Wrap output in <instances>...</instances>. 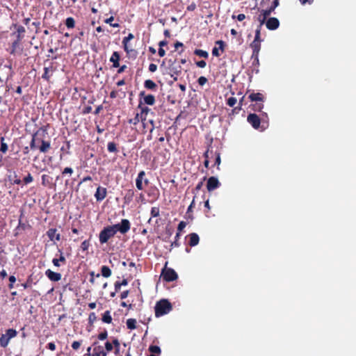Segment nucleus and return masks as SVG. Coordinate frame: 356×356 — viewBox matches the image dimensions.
Wrapping results in <instances>:
<instances>
[{"instance_id": "32", "label": "nucleus", "mask_w": 356, "mask_h": 356, "mask_svg": "<svg viewBox=\"0 0 356 356\" xmlns=\"http://www.w3.org/2000/svg\"><path fill=\"white\" fill-rule=\"evenodd\" d=\"M127 327L129 330H134L136 328V320L134 318H129L126 322Z\"/></svg>"}, {"instance_id": "13", "label": "nucleus", "mask_w": 356, "mask_h": 356, "mask_svg": "<svg viewBox=\"0 0 356 356\" xmlns=\"http://www.w3.org/2000/svg\"><path fill=\"white\" fill-rule=\"evenodd\" d=\"M107 195V190L106 188L98 186L97 188V191L95 193V197L97 200V201H102L103 200Z\"/></svg>"}, {"instance_id": "40", "label": "nucleus", "mask_w": 356, "mask_h": 356, "mask_svg": "<svg viewBox=\"0 0 356 356\" xmlns=\"http://www.w3.org/2000/svg\"><path fill=\"white\" fill-rule=\"evenodd\" d=\"M4 137L1 138V147H0V151L3 153H6L8 151V145L4 143Z\"/></svg>"}, {"instance_id": "7", "label": "nucleus", "mask_w": 356, "mask_h": 356, "mask_svg": "<svg viewBox=\"0 0 356 356\" xmlns=\"http://www.w3.org/2000/svg\"><path fill=\"white\" fill-rule=\"evenodd\" d=\"M56 70V66L52 62L49 63L48 66L44 67V73L42 75V78L47 81H49L50 78Z\"/></svg>"}, {"instance_id": "5", "label": "nucleus", "mask_w": 356, "mask_h": 356, "mask_svg": "<svg viewBox=\"0 0 356 356\" xmlns=\"http://www.w3.org/2000/svg\"><path fill=\"white\" fill-rule=\"evenodd\" d=\"M115 234L113 232L109 226L104 227L103 229L99 232V241L101 244L108 243L109 239L113 238Z\"/></svg>"}, {"instance_id": "39", "label": "nucleus", "mask_w": 356, "mask_h": 356, "mask_svg": "<svg viewBox=\"0 0 356 356\" xmlns=\"http://www.w3.org/2000/svg\"><path fill=\"white\" fill-rule=\"evenodd\" d=\"M51 177L47 175H42V184L44 186H47L50 184Z\"/></svg>"}, {"instance_id": "30", "label": "nucleus", "mask_w": 356, "mask_h": 356, "mask_svg": "<svg viewBox=\"0 0 356 356\" xmlns=\"http://www.w3.org/2000/svg\"><path fill=\"white\" fill-rule=\"evenodd\" d=\"M75 20L73 17H69L65 21V24L67 29H74L75 27Z\"/></svg>"}, {"instance_id": "36", "label": "nucleus", "mask_w": 356, "mask_h": 356, "mask_svg": "<svg viewBox=\"0 0 356 356\" xmlns=\"http://www.w3.org/2000/svg\"><path fill=\"white\" fill-rule=\"evenodd\" d=\"M194 54L198 56L203 57L204 58H207L209 56L208 52L202 49H195Z\"/></svg>"}, {"instance_id": "11", "label": "nucleus", "mask_w": 356, "mask_h": 356, "mask_svg": "<svg viewBox=\"0 0 356 356\" xmlns=\"http://www.w3.org/2000/svg\"><path fill=\"white\" fill-rule=\"evenodd\" d=\"M216 45L218 47H214L212 49V55L216 57L220 56V54L219 53V50H221L222 52L225 51V43L222 40H217L216 42Z\"/></svg>"}, {"instance_id": "61", "label": "nucleus", "mask_w": 356, "mask_h": 356, "mask_svg": "<svg viewBox=\"0 0 356 356\" xmlns=\"http://www.w3.org/2000/svg\"><path fill=\"white\" fill-rule=\"evenodd\" d=\"M105 348L108 352L111 351L113 349V343L109 341H106L105 343Z\"/></svg>"}, {"instance_id": "17", "label": "nucleus", "mask_w": 356, "mask_h": 356, "mask_svg": "<svg viewBox=\"0 0 356 356\" xmlns=\"http://www.w3.org/2000/svg\"><path fill=\"white\" fill-rule=\"evenodd\" d=\"M140 97H144V103L147 105H153L155 103V97L153 95H145V92L142 91L139 94Z\"/></svg>"}, {"instance_id": "27", "label": "nucleus", "mask_w": 356, "mask_h": 356, "mask_svg": "<svg viewBox=\"0 0 356 356\" xmlns=\"http://www.w3.org/2000/svg\"><path fill=\"white\" fill-rule=\"evenodd\" d=\"M17 332L16 331V330L15 329H13V328H10V329H8L6 331V333L4 334V335L6 336V337L10 341L12 338H14L17 336Z\"/></svg>"}, {"instance_id": "56", "label": "nucleus", "mask_w": 356, "mask_h": 356, "mask_svg": "<svg viewBox=\"0 0 356 356\" xmlns=\"http://www.w3.org/2000/svg\"><path fill=\"white\" fill-rule=\"evenodd\" d=\"M208 81L205 76H200L197 79V83L200 86H204Z\"/></svg>"}, {"instance_id": "8", "label": "nucleus", "mask_w": 356, "mask_h": 356, "mask_svg": "<svg viewBox=\"0 0 356 356\" xmlns=\"http://www.w3.org/2000/svg\"><path fill=\"white\" fill-rule=\"evenodd\" d=\"M248 122L252 125V127L258 129L261 124V118L255 113H250L247 118Z\"/></svg>"}, {"instance_id": "60", "label": "nucleus", "mask_w": 356, "mask_h": 356, "mask_svg": "<svg viewBox=\"0 0 356 356\" xmlns=\"http://www.w3.org/2000/svg\"><path fill=\"white\" fill-rule=\"evenodd\" d=\"M197 8L196 4L194 2H192L190 5H188L186 8V10L190 12L194 11Z\"/></svg>"}, {"instance_id": "35", "label": "nucleus", "mask_w": 356, "mask_h": 356, "mask_svg": "<svg viewBox=\"0 0 356 356\" xmlns=\"http://www.w3.org/2000/svg\"><path fill=\"white\" fill-rule=\"evenodd\" d=\"M107 149L109 152H112V153L118 152L116 143L114 142H109L107 145Z\"/></svg>"}, {"instance_id": "29", "label": "nucleus", "mask_w": 356, "mask_h": 356, "mask_svg": "<svg viewBox=\"0 0 356 356\" xmlns=\"http://www.w3.org/2000/svg\"><path fill=\"white\" fill-rule=\"evenodd\" d=\"M102 275L104 277H109L111 275V270L107 266H102L101 268Z\"/></svg>"}, {"instance_id": "22", "label": "nucleus", "mask_w": 356, "mask_h": 356, "mask_svg": "<svg viewBox=\"0 0 356 356\" xmlns=\"http://www.w3.org/2000/svg\"><path fill=\"white\" fill-rule=\"evenodd\" d=\"M248 98L251 102H264V95L260 92H252L249 95Z\"/></svg>"}, {"instance_id": "26", "label": "nucleus", "mask_w": 356, "mask_h": 356, "mask_svg": "<svg viewBox=\"0 0 356 356\" xmlns=\"http://www.w3.org/2000/svg\"><path fill=\"white\" fill-rule=\"evenodd\" d=\"M92 356H106V353L103 350V348L100 346L95 347L93 349Z\"/></svg>"}, {"instance_id": "42", "label": "nucleus", "mask_w": 356, "mask_h": 356, "mask_svg": "<svg viewBox=\"0 0 356 356\" xmlns=\"http://www.w3.org/2000/svg\"><path fill=\"white\" fill-rule=\"evenodd\" d=\"M138 108L140 109L142 115L143 114L147 115V113L150 111V109L147 106H143V103L141 102H140L138 104Z\"/></svg>"}, {"instance_id": "9", "label": "nucleus", "mask_w": 356, "mask_h": 356, "mask_svg": "<svg viewBox=\"0 0 356 356\" xmlns=\"http://www.w3.org/2000/svg\"><path fill=\"white\" fill-rule=\"evenodd\" d=\"M220 185V183L219 182L218 178L216 177H211L207 180V188L209 192H211L218 188Z\"/></svg>"}, {"instance_id": "15", "label": "nucleus", "mask_w": 356, "mask_h": 356, "mask_svg": "<svg viewBox=\"0 0 356 356\" xmlns=\"http://www.w3.org/2000/svg\"><path fill=\"white\" fill-rule=\"evenodd\" d=\"M57 229L56 228H50L47 232V235L49 237L50 241H59L60 240V234L59 233H56Z\"/></svg>"}, {"instance_id": "21", "label": "nucleus", "mask_w": 356, "mask_h": 356, "mask_svg": "<svg viewBox=\"0 0 356 356\" xmlns=\"http://www.w3.org/2000/svg\"><path fill=\"white\" fill-rule=\"evenodd\" d=\"M145 175V171L142 170L140 171L138 174V176H137V178L136 179V188L141 191L143 189V179L144 178Z\"/></svg>"}, {"instance_id": "55", "label": "nucleus", "mask_w": 356, "mask_h": 356, "mask_svg": "<svg viewBox=\"0 0 356 356\" xmlns=\"http://www.w3.org/2000/svg\"><path fill=\"white\" fill-rule=\"evenodd\" d=\"M108 337V332L106 330L104 332L99 333L98 334V339L101 341L105 340Z\"/></svg>"}, {"instance_id": "41", "label": "nucleus", "mask_w": 356, "mask_h": 356, "mask_svg": "<svg viewBox=\"0 0 356 356\" xmlns=\"http://www.w3.org/2000/svg\"><path fill=\"white\" fill-rule=\"evenodd\" d=\"M149 351L153 355L159 354L161 353V348L157 346L152 345L149 347Z\"/></svg>"}, {"instance_id": "12", "label": "nucleus", "mask_w": 356, "mask_h": 356, "mask_svg": "<svg viewBox=\"0 0 356 356\" xmlns=\"http://www.w3.org/2000/svg\"><path fill=\"white\" fill-rule=\"evenodd\" d=\"M266 28L269 30H275L280 26V22L276 17H270L266 22Z\"/></svg>"}, {"instance_id": "45", "label": "nucleus", "mask_w": 356, "mask_h": 356, "mask_svg": "<svg viewBox=\"0 0 356 356\" xmlns=\"http://www.w3.org/2000/svg\"><path fill=\"white\" fill-rule=\"evenodd\" d=\"M257 20L259 22V25L258 26L257 29H261L263 24L266 22V18L265 16L259 14L257 17Z\"/></svg>"}, {"instance_id": "20", "label": "nucleus", "mask_w": 356, "mask_h": 356, "mask_svg": "<svg viewBox=\"0 0 356 356\" xmlns=\"http://www.w3.org/2000/svg\"><path fill=\"white\" fill-rule=\"evenodd\" d=\"M189 238L188 245L191 247L195 246L199 243L200 238L196 233H191L188 235Z\"/></svg>"}, {"instance_id": "51", "label": "nucleus", "mask_w": 356, "mask_h": 356, "mask_svg": "<svg viewBox=\"0 0 356 356\" xmlns=\"http://www.w3.org/2000/svg\"><path fill=\"white\" fill-rule=\"evenodd\" d=\"M134 35L132 33H129V35L127 37H124L122 40L123 46H126L131 40L134 39Z\"/></svg>"}, {"instance_id": "58", "label": "nucleus", "mask_w": 356, "mask_h": 356, "mask_svg": "<svg viewBox=\"0 0 356 356\" xmlns=\"http://www.w3.org/2000/svg\"><path fill=\"white\" fill-rule=\"evenodd\" d=\"M215 156H216V160H215V163H214V165H219L220 164V154L218 153V152H215Z\"/></svg>"}, {"instance_id": "47", "label": "nucleus", "mask_w": 356, "mask_h": 356, "mask_svg": "<svg viewBox=\"0 0 356 356\" xmlns=\"http://www.w3.org/2000/svg\"><path fill=\"white\" fill-rule=\"evenodd\" d=\"M28 227H30V225H28V224H26L24 222H22V220H21V218H20L19 220V224H18V226H17V229L24 231Z\"/></svg>"}, {"instance_id": "23", "label": "nucleus", "mask_w": 356, "mask_h": 356, "mask_svg": "<svg viewBox=\"0 0 356 356\" xmlns=\"http://www.w3.org/2000/svg\"><path fill=\"white\" fill-rule=\"evenodd\" d=\"M134 197V191L133 189H129L125 191L124 196V202L125 204H129L132 202Z\"/></svg>"}, {"instance_id": "50", "label": "nucleus", "mask_w": 356, "mask_h": 356, "mask_svg": "<svg viewBox=\"0 0 356 356\" xmlns=\"http://www.w3.org/2000/svg\"><path fill=\"white\" fill-rule=\"evenodd\" d=\"M90 244L89 240H85L81 244V249L83 251H87L90 247Z\"/></svg>"}, {"instance_id": "25", "label": "nucleus", "mask_w": 356, "mask_h": 356, "mask_svg": "<svg viewBox=\"0 0 356 356\" xmlns=\"http://www.w3.org/2000/svg\"><path fill=\"white\" fill-rule=\"evenodd\" d=\"M51 148V143L49 141L41 140V145L39 147L40 152L46 153Z\"/></svg>"}, {"instance_id": "3", "label": "nucleus", "mask_w": 356, "mask_h": 356, "mask_svg": "<svg viewBox=\"0 0 356 356\" xmlns=\"http://www.w3.org/2000/svg\"><path fill=\"white\" fill-rule=\"evenodd\" d=\"M11 30H14L11 33V36L15 38V41L22 42L25 36L26 29L25 28L18 24H13L10 26Z\"/></svg>"}, {"instance_id": "6", "label": "nucleus", "mask_w": 356, "mask_h": 356, "mask_svg": "<svg viewBox=\"0 0 356 356\" xmlns=\"http://www.w3.org/2000/svg\"><path fill=\"white\" fill-rule=\"evenodd\" d=\"M47 134V129L46 126H42L40 127L33 135L32 139L30 143V148L31 149H35L36 148V140L38 139V136L42 135L44 136Z\"/></svg>"}, {"instance_id": "48", "label": "nucleus", "mask_w": 356, "mask_h": 356, "mask_svg": "<svg viewBox=\"0 0 356 356\" xmlns=\"http://www.w3.org/2000/svg\"><path fill=\"white\" fill-rule=\"evenodd\" d=\"M236 102L237 99L234 97H230L227 99V104L230 107H234Z\"/></svg>"}, {"instance_id": "28", "label": "nucleus", "mask_w": 356, "mask_h": 356, "mask_svg": "<svg viewBox=\"0 0 356 356\" xmlns=\"http://www.w3.org/2000/svg\"><path fill=\"white\" fill-rule=\"evenodd\" d=\"M144 86L147 89L152 90H155L157 88L156 84L152 80H150V79H147V80L145 81Z\"/></svg>"}, {"instance_id": "10", "label": "nucleus", "mask_w": 356, "mask_h": 356, "mask_svg": "<svg viewBox=\"0 0 356 356\" xmlns=\"http://www.w3.org/2000/svg\"><path fill=\"white\" fill-rule=\"evenodd\" d=\"M250 47L252 49V58H254V61L259 62V53L261 49V42H257L256 41H252L250 44Z\"/></svg>"}, {"instance_id": "18", "label": "nucleus", "mask_w": 356, "mask_h": 356, "mask_svg": "<svg viewBox=\"0 0 356 356\" xmlns=\"http://www.w3.org/2000/svg\"><path fill=\"white\" fill-rule=\"evenodd\" d=\"M170 70L171 72V77L173 78V80L175 81H177V76L181 74V67L180 65L178 66H174L172 65L170 67Z\"/></svg>"}, {"instance_id": "52", "label": "nucleus", "mask_w": 356, "mask_h": 356, "mask_svg": "<svg viewBox=\"0 0 356 356\" xmlns=\"http://www.w3.org/2000/svg\"><path fill=\"white\" fill-rule=\"evenodd\" d=\"M253 41H256L257 42H261L262 40L261 39V29H256L255 36H254V39Z\"/></svg>"}, {"instance_id": "33", "label": "nucleus", "mask_w": 356, "mask_h": 356, "mask_svg": "<svg viewBox=\"0 0 356 356\" xmlns=\"http://www.w3.org/2000/svg\"><path fill=\"white\" fill-rule=\"evenodd\" d=\"M187 223L184 221H181L177 227V232L176 234V238H179L181 236V232L186 227Z\"/></svg>"}, {"instance_id": "1", "label": "nucleus", "mask_w": 356, "mask_h": 356, "mask_svg": "<svg viewBox=\"0 0 356 356\" xmlns=\"http://www.w3.org/2000/svg\"><path fill=\"white\" fill-rule=\"evenodd\" d=\"M172 309L171 303L165 299H162L156 303L155 316L156 317H160L165 314H168Z\"/></svg>"}, {"instance_id": "43", "label": "nucleus", "mask_w": 356, "mask_h": 356, "mask_svg": "<svg viewBox=\"0 0 356 356\" xmlns=\"http://www.w3.org/2000/svg\"><path fill=\"white\" fill-rule=\"evenodd\" d=\"M123 48L127 54L134 55L136 57L137 51L134 49H129L128 47V44H126V46H123Z\"/></svg>"}, {"instance_id": "24", "label": "nucleus", "mask_w": 356, "mask_h": 356, "mask_svg": "<svg viewBox=\"0 0 356 356\" xmlns=\"http://www.w3.org/2000/svg\"><path fill=\"white\" fill-rule=\"evenodd\" d=\"M58 252L60 253L59 258L58 259L54 258L52 260L53 264L56 267H59L60 266V262H62L63 264L66 263V259H65V256L63 255L62 250L59 249Z\"/></svg>"}, {"instance_id": "2", "label": "nucleus", "mask_w": 356, "mask_h": 356, "mask_svg": "<svg viewBox=\"0 0 356 356\" xmlns=\"http://www.w3.org/2000/svg\"><path fill=\"white\" fill-rule=\"evenodd\" d=\"M108 226L115 234L118 232L122 234H125L130 230L131 222L127 219H122L120 223Z\"/></svg>"}, {"instance_id": "57", "label": "nucleus", "mask_w": 356, "mask_h": 356, "mask_svg": "<svg viewBox=\"0 0 356 356\" xmlns=\"http://www.w3.org/2000/svg\"><path fill=\"white\" fill-rule=\"evenodd\" d=\"M73 173V169L70 167H66L63 169V172H62V175H67V174H70V175H72Z\"/></svg>"}, {"instance_id": "38", "label": "nucleus", "mask_w": 356, "mask_h": 356, "mask_svg": "<svg viewBox=\"0 0 356 356\" xmlns=\"http://www.w3.org/2000/svg\"><path fill=\"white\" fill-rule=\"evenodd\" d=\"M9 343V340L6 337L4 334H2L0 337V346L3 348L7 347Z\"/></svg>"}, {"instance_id": "63", "label": "nucleus", "mask_w": 356, "mask_h": 356, "mask_svg": "<svg viewBox=\"0 0 356 356\" xmlns=\"http://www.w3.org/2000/svg\"><path fill=\"white\" fill-rule=\"evenodd\" d=\"M81 342L80 341H75L72 343V348L74 349V350H78L80 346H81Z\"/></svg>"}, {"instance_id": "62", "label": "nucleus", "mask_w": 356, "mask_h": 356, "mask_svg": "<svg viewBox=\"0 0 356 356\" xmlns=\"http://www.w3.org/2000/svg\"><path fill=\"white\" fill-rule=\"evenodd\" d=\"M113 346L115 347V349H118L120 348V343L119 340L117 338H114L112 341Z\"/></svg>"}, {"instance_id": "53", "label": "nucleus", "mask_w": 356, "mask_h": 356, "mask_svg": "<svg viewBox=\"0 0 356 356\" xmlns=\"http://www.w3.org/2000/svg\"><path fill=\"white\" fill-rule=\"evenodd\" d=\"M97 320V316L95 312H91L88 316V322L90 325H92Z\"/></svg>"}, {"instance_id": "46", "label": "nucleus", "mask_w": 356, "mask_h": 356, "mask_svg": "<svg viewBox=\"0 0 356 356\" xmlns=\"http://www.w3.org/2000/svg\"><path fill=\"white\" fill-rule=\"evenodd\" d=\"M139 122H140V120L138 113H136L134 118L129 119L128 121L129 124L134 125H136Z\"/></svg>"}, {"instance_id": "54", "label": "nucleus", "mask_w": 356, "mask_h": 356, "mask_svg": "<svg viewBox=\"0 0 356 356\" xmlns=\"http://www.w3.org/2000/svg\"><path fill=\"white\" fill-rule=\"evenodd\" d=\"M33 180V178L32 175H31V173H28L27 176H26L23 179L25 184H28L32 182Z\"/></svg>"}, {"instance_id": "31", "label": "nucleus", "mask_w": 356, "mask_h": 356, "mask_svg": "<svg viewBox=\"0 0 356 356\" xmlns=\"http://www.w3.org/2000/svg\"><path fill=\"white\" fill-rule=\"evenodd\" d=\"M251 108L254 111L261 112L264 108V102H255L250 105Z\"/></svg>"}, {"instance_id": "4", "label": "nucleus", "mask_w": 356, "mask_h": 356, "mask_svg": "<svg viewBox=\"0 0 356 356\" xmlns=\"http://www.w3.org/2000/svg\"><path fill=\"white\" fill-rule=\"evenodd\" d=\"M168 262L165 263V267L162 269L161 276L165 282H173L178 278V275L175 270L171 268H167Z\"/></svg>"}, {"instance_id": "49", "label": "nucleus", "mask_w": 356, "mask_h": 356, "mask_svg": "<svg viewBox=\"0 0 356 356\" xmlns=\"http://www.w3.org/2000/svg\"><path fill=\"white\" fill-rule=\"evenodd\" d=\"M149 124H151V127L149 129V134L147 136V139L148 140H150L152 139V133L153 131V130L154 129V120H149Z\"/></svg>"}, {"instance_id": "59", "label": "nucleus", "mask_w": 356, "mask_h": 356, "mask_svg": "<svg viewBox=\"0 0 356 356\" xmlns=\"http://www.w3.org/2000/svg\"><path fill=\"white\" fill-rule=\"evenodd\" d=\"M195 197H196V196L195 195L194 197H193V201L191 202V204L188 207L186 213H192L193 208L195 207Z\"/></svg>"}, {"instance_id": "64", "label": "nucleus", "mask_w": 356, "mask_h": 356, "mask_svg": "<svg viewBox=\"0 0 356 356\" xmlns=\"http://www.w3.org/2000/svg\"><path fill=\"white\" fill-rule=\"evenodd\" d=\"M91 111H92V107L89 105V106L84 107V108L83 109L82 113L86 115V114H88V113H91Z\"/></svg>"}, {"instance_id": "19", "label": "nucleus", "mask_w": 356, "mask_h": 356, "mask_svg": "<svg viewBox=\"0 0 356 356\" xmlns=\"http://www.w3.org/2000/svg\"><path fill=\"white\" fill-rule=\"evenodd\" d=\"M120 55L118 51H114L110 58V62L113 63V67H120Z\"/></svg>"}, {"instance_id": "34", "label": "nucleus", "mask_w": 356, "mask_h": 356, "mask_svg": "<svg viewBox=\"0 0 356 356\" xmlns=\"http://www.w3.org/2000/svg\"><path fill=\"white\" fill-rule=\"evenodd\" d=\"M102 321L106 323L112 322V317L109 311H106L102 316Z\"/></svg>"}, {"instance_id": "16", "label": "nucleus", "mask_w": 356, "mask_h": 356, "mask_svg": "<svg viewBox=\"0 0 356 356\" xmlns=\"http://www.w3.org/2000/svg\"><path fill=\"white\" fill-rule=\"evenodd\" d=\"M22 50L21 42L13 40L10 46V54L15 55L18 51L21 53Z\"/></svg>"}, {"instance_id": "37", "label": "nucleus", "mask_w": 356, "mask_h": 356, "mask_svg": "<svg viewBox=\"0 0 356 356\" xmlns=\"http://www.w3.org/2000/svg\"><path fill=\"white\" fill-rule=\"evenodd\" d=\"M151 217L155 218L158 217L160 215V209L159 207H153L151 209L150 211Z\"/></svg>"}, {"instance_id": "14", "label": "nucleus", "mask_w": 356, "mask_h": 356, "mask_svg": "<svg viewBox=\"0 0 356 356\" xmlns=\"http://www.w3.org/2000/svg\"><path fill=\"white\" fill-rule=\"evenodd\" d=\"M45 275L52 282H58L61 279L60 273L54 272L50 269H47L45 271Z\"/></svg>"}, {"instance_id": "44", "label": "nucleus", "mask_w": 356, "mask_h": 356, "mask_svg": "<svg viewBox=\"0 0 356 356\" xmlns=\"http://www.w3.org/2000/svg\"><path fill=\"white\" fill-rule=\"evenodd\" d=\"M209 154H212V152H209V149H207L204 154V156L205 158V161L204 162V166L208 168H209Z\"/></svg>"}]
</instances>
